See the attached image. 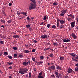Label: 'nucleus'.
<instances>
[{
    "mask_svg": "<svg viewBox=\"0 0 78 78\" xmlns=\"http://www.w3.org/2000/svg\"><path fill=\"white\" fill-rule=\"evenodd\" d=\"M14 57H17V54H14Z\"/></svg>",
    "mask_w": 78,
    "mask_h": 78,
    "instance_id": "58836bf2",
    "label": "nucleus"
},
{
    "mask_svg": "<svg viewBox=\"0 0 78 78\" xmlns=\"http://www.w3.org/2000/svg\"><path fill=\"white\" fill-rule=\"evenodd\" d=\"M53 5L55 6H56V5H57V4L56 2H54L53 4Z\"/></svg>",
    "mask_w": 78,
    "mask_h": 78,
    "instance_id": "a18cd8bd",
    "label": "nucleus"
},
{
    "mask_svg": "<svg viewBox=\"0 0 78 78\" xmlns=\"http://www.w3.org/2000/svg\"><path fill=\"white\" fill-rule=\"evenodd\" d=\"M57 23H59V22L60 21V20L59 19L57 18Z\"/></svg>",
    "mask_w": 78,
    "mask_h": 78,
    "instance_id": "aec40b11",
    "label": "nucleus"
},
{
    "mask_svg": "<svg viewBox=\"0 0 78 78\" xmlns=\"http://www.w3.org/2000/svg\"><path fill=\"white\" fill-rule=\"evenodd\" d=\"M67 72L69 73H72L73 72V70L71 68H68Z\"/></svg>",
    "mask_w": 78,
    "mask_h": 78,
    "instance_id": "20e7f679",
    "label": "nucleus"
},
{
    "mask_svg": "<svg viewBox=\"0 0 78 78\" xmlns=\"http://www.w3.org/2000/svg\"><path fill=\"white\" fill-rule=\"evenodd\" d=\"M72 59L73 60V61H75V60H76V59L75 58H73V57H72Z\"/></svg>",
    "mask_w": 78,
    "mask_h": 78,
    "instance_id": "603ef678",
    "label": "nucleus"
},
{
    "mask_svg": "<svg viewBox=\"0 0 78 78\" xmlns=\"http://www.w3.org/2000/svg\"><path fill=\"white\" fill-rule=\"evenodd\" d=\"M76 20H77V22H78V18H77L76 19Z\"/></svg>",
    "mask_w": 78,
    "mask_h": 78,
    "instance_id": "774afa93",
    "label": "nucleus"
},
{
    "mask_svg": "<svg viewBox=\"0 0 78 78\" xmlns=\"http://www.w3.org/2000/svg\"><path fill=\"white\" fill-rule=\"evenodd\" d=\"M67 11V10L66 9L62 10L61 11V12H62V13H60V16L62 17L63 16H64V14H66Z\"/></svg>",
    "mask_w": 78,
    "mask_h": 78,
    "instance_id": "7ed1b4c3",
    "label": "nucleus"
},
{
    "mask_svg": "<svg viewBox=\"0 0 78 78\" xmlns=\"http://www.w3.org/2000/svg\"><path fill=\"white\" fill-rule=\"evenodd\" d=\"M46 50H51V48H46Z\"/></svg>",
    "mask_w": 78,
    "mask_h": 78,
    "instance_id": "2f4dec72",
    "label": "nucleus"
},
{
    "mask_svg": "<svg viewBox=\"0 0 78 78\" xmlns=\"http://www.w3.org/2000/svg\"><path fill=\"white\" fill-rule=\"evenodd\" d=\"M41 38L42 39H47V35L45 34L42 35L41 36Z\"/></svg>",
    "mask_w": 78,
    "mask_h": 78,
    "instance_id": "423d86ee",
    "label": "nucleus"
},
{
    "mask_svg": "<svg viewBox=\"0 0 78 78\" xmlns=\"http://www.w3.org/2000/svg\"><path fill=\"white\" fill-rule=\"evenodd\" d=\"M51 28H53L54 29H55V28H56V26L55 25H53L51 27Z\"/></svg>",
    "mask_w": 78,
    "mask_h": 78,
    "instance_id": "cd10ccee",
    "label": "nucleus"
},
{
    "mask_svg": "<svg viewBox=\"0 0 78 78\" xmlns=\"http://www.w3.org/2000/svg\"><path fill=\"white\" fill-rule=\"evenodd\" d=\"M21 14H23V15H26L25 16H27V12H22L21 13H20Z\"/></svg>",
    "mask_w": 78,
    "mask_h": 78,
    "instance_id": "4468645a",
    "label": "nucleus"
},
{
    "mask_svg": "<svg viewBox=\"0 0 78 78\" xmlns=\"http://www.w3.org/2000/svg\"><path fill=\"white\" fill-rule=\"evenodd\" d=\"M75 71H78V68L76 67L75 68Z\"/></svg>",
    "mask_w": 78,
    "mask_h": 78,
    "instance_id": "4c0bfd02",
    "label": "nucleus"
},
{
    "mask_svg": "<svg viewBox=\"0 0 78 78\" xmlns=\"http://www.w3.org/2000/svg\"><path fill=\"white\" fill-rule=\"evenodd\" d=\"M46 44L48 45H50V43L48 42L46 43Z\"/></svg>",
    "mask_w": 78,
    "mask_h": 78,
    "instance_id": "de8ad7c7",
    "label": "nucleus"
},
{
    "mask_svg": "<svg viewBox=\"0 0 78 78\" xmlns=\"http://www.w3.org/2000/svg\"><path fill=\"white\" fill-rule=\"evenodd\" d=\"M64 57H60V60L62 61H63L64 59Z\"/></svg>",
    "mask_w": 78,
    "mask_h": 78,
    "instance_id": "ddd939ff",
    "label": "nucleus"
},
{
    "mask_svg": "<svg viewBox=\"0 0 78 78\" xmlns=\"http://www.w3.org/2000/svg\"><path fill=\"white\" fill-rule=\"evenodd\" d=\"M12 37L14 38H19V35H13L12 36Z\"/></svg>",
    "mask_w": 78,
    "mask_h": 78,
    "instance_id": "2eb2a0df",
    "label": "nucleus"
},
{
    "mask_svg": "<svg viewBox=\"0 0 78 78\" xmlns=\"http://www.w3.org/2000/svg\"><path fill=\"white\" fill-rule=\"evenodd\" d=\"M4 41H2V40L0 41V44L2 45L3 44H4Z\"/></svg>",
    "mask_w": 78,
    "mask_h": 78,
    "instance_id": "6ab92c4d",
    "label": "nucleus"
},
{
    "mask_svg": "<svg viewBox=\"0 0 78 78\" xmlns=\"http://www.w3.org/2000/svg\"><path fill=\"white\" fill-rule=\"evenodd\" d=\"M29 30H30V31H31V27L29 28Z\"/></svg>",
    "mask_w": 78,
    "mask_h": 78,
    "instance_id": "338daca9",
    "label": "nucleus"
},
{
    "mask_svg": "<svg viewBox=\"0 0 78 78\" xmlns=\"http://www.w3.org/2000/svg\"><path fill=\"white\" fill-rule=\"evenodd\" d=\"M4 55L5 56H7V55H8V52H4Z\"/></svg>",
    "mask_w": 78,
    "mask_h": 78,
    "instance_id": "c9c22d12",
    "label": "nucleus"
},
{
    "mask_svg": "<svg viewBox=\"0 0 78 78\" xmlns=\"http://www.w3.org/2000/svg\"><path fill=\"white\" fill-rule=\"evenodd\" d=\"M51 77H52V78H55V76H54L53 75H51Z\"/></svg>",
    "mask_w": 78,
    "mask_h": 78,
    "instance_id": "0e129e2a",
    "label": "nucleus"
},
{
    "mask_svg": "<svg viewBox=\"0 0 78 78\" xmlns=\"http://www.w3.org/2000/svg\"><path fill=\"white\" fill-rule=\"evenodd\" d=\"M53 45L55 46H56L58 45V44L56 43H53Z\"/></svg>",
    "mask_w": 78,
    "mask_h": 78,
    "instance_id": "473e14b6",
    "label": "nucleus"
},
{
    "mask_svg": "<svg viewBox=\"0 0 78 78\" xmlns=\"http://www.w3.org/2000/svg\"><path fill=\"white\" fill-rule=\"evenodd\" d=\"M23 65V66H27V62H23L22 63Z\"/></svg>",
    "mask_w": 78,
    "mask_h": 78,
    "instance_id": "f3484780",
    "label": "nucleus"
},
{
    "mask_svg": "<svg viewBox=\"0 0 78 78\" xmlns=\"http://www.w3.org/2000/svg\"><path fill=\"white\" fill-rule=\"evenodd\" d=\"M55 66H56V69L57 70H58L59 68V65H57L55 64Z\"/></svg>",
    "mask_w": 78,
    "mask_h": 78,
    "instance_id": "4be33fe9",
    "label": "nucleus"
},
{
    "mask_svg": "<svg viewBox=\"0 0 78 78\" xmlns=\"http://www.w3.org/2000/svg\"><path fill=\"white\" fill-rule=\"evenodd\" d=\"M40 59H44V56H41Z\"/></svg>",
    "mask_w": 78,
    "mask_h": 78,
    "instance_id": "ea45409f",
    "label": "nucleus"
},
{
    "mask_svg": "<svg viewBox=\"0 0 78 78\" xmlns=\"http://www.w3.org/2000/svg\"><path fill=\"white\" fill-rule=\"evenodd\" d=\"M64 27V25H62L60 26V28H63Z\"/></svg>",
    "mask_w": 78,
    "mask_h": 78,
    "instance_id": "6e6d98bb",
    "label": "nucleus"
},
{
    "mask_svg": "<svg viewBox=\"0 0 78 78\" xmlns=\"http://www.w3.org/2000/svg\"><path fill=\"white\" fill-rule=\"evenodd\" d=\"M17 14H18V15H19V14H20V12H19V11H17Z\"/></svg>",
    "mask_w": 78,
    "mask_h": 78,
    "instance_id": "79ce46f5",
    "label": "nucleus"
},
{
    "mask_svg": "<svg viewBox=\"0 0 78 78\" xmlns=\"http://www.w3.org/2000/svg\"><path fill=\"white\" fill-rule=\"evenodd\" d=\"M1 28H5V27L3 25H2L1 26Z\"/></svg>",
    "mask_w": 78,
    "mask_h": 78,
    "instance_id": "680f3d73",
    "label": "nucleus"
},
{
    "mask_svg": "<svg viewBox=\"0 0 78 78\" xmlns=\"http://www.w3.org/2000/svg\"><path fill=\"white\" fill-rule=\"evenodd\" d=\"M47 19V16H45L43 18L44 20H45Z\"/></svg>",
    "mask_w": 78,
    "mask_h": 78,
    "instance_id": "7c9ffc66",
    "label": "nucleus"
},
{
    "mask_svg": "<svg viewBox=\"0 0 78 78\" xmlns=\"http://www.w3.org/2000/svg\"><path fill=\"white\" fill-rule=\"evenodd\" d=\"M30 1L33 3H31L30 4L29 7L30 10L34 9L36 8L37 6L35 2V0H30Z\"/></svg>",
    "mask_w": 78,
    "mask_h": 78,
    "instance_id": "f257e3e1",
    "label": "nucleus"
},
{
    "mask_svg": "<svg viewBox=\"0 0 78 78\" xmlns=\"http://www.w3.org/2000/svg\"><path fill=\"white\" fill-rule=\"evenodd\" d=\"M58 70H62V69H61V66L59 67V68L58 69Z\"/></svg>",
    "mask_w": 78,
    "mask_h": 78,
    "instance_id": "13d9d810",
    "label": "nucleus"
},
{
    "mask_svg": "<svg viewBox=\"0 0 78 78\" xmlns=\"http://www.w3.org/2000/svg\"><path fill=\"white\" fill-rule=\"evenodd\" d=\"M11 22H12V21H11V20H10L7 21V22H8V23H11Z\"/></svg>",
    "mask_w": 78,
    "mask_h": 78,
    "instance_id": "f704fd0d",
    "label": "nucleus"
},
{
    "mask_svg": "<svg viewBox=\"0 0 78 78\" xmlns=\"http://www.w3.org/2000/svg\"><path fill=\"white\" fill-rule=\"evenodd\" d=\"M59 76H60V78H62V76L61 75V74H59Z\"/></svg>",
    "mask_w": 78,
    "mask_h": 78,
    "instance_id": "bf43d9fd",
    "label": "nucleus"
},
{
    "mask_svg": "<svg viewBox=\"0 0 78 78\" xmlns=\"http://www.w3.org/2000/svg\"><path fill=\"white\" fill-rule=\"evenodd\" d=\"M76 57L75 58L76 59H78V55H76Z\"/></svg>",
    "mask_w": 78,
    "mask_h": 78,
    "instance_id": "e2e57ef3",
    "label": "nucleus"
},
{
    "mask_svg": "<svg viewBox=\"0 0 78 78\" xmlns=\"http://www.w3.org/2000/svg\"><path fill=\"white\" fill-rule=\"evenodd\" d=\"M24 52L26 53H29V51H28V50H25L24 51Z\"/></svg>",
    "mask_w": 78,
    "mask_h": 78,
    "instance_id": "a878e982",
    "label": "nucleus"
},
{
    "mask_svg": "<svg viewBox=\"0 0 78 78\" xmlns=\"http://www.w3.org/2000/svg\"><path fill=\"white\" fill-rule=\"evenodd\" d=\"M55 74L57 76H56V77L57 78H59V73L56 71H55Z\"/></svg>",
    "mask_w": 78,
    "mask_h": 78,
    "instance_id": "f8f14e48",
    "label": "nucleus"
},
{
    "mask_svg": "<svg viewBox=\"0 0 78 78\" xmlns=\"http://www.w3.org/2000/svg\"><path fill=\"white\" fill-rule=\"evenodd\" d=\"M31 72H30L29 74V77L30 78H31Z\"/></svg>",
    "mask_w": 78,
    "mask_h": 78,
    "instance_id": "393cba45",
    "label": "nucleus"
},
{
    "mask_svg": "<svg viewBox=\"0 0 78 78\" xmlns=\"http://www.w3.org/2000/svg\"><path fill=\"white\" fill-rule=\"evenodd\" d=\"M11 5H12V3H10L9 4V6H11Z\"/></svg>",
    "mask_w": 78,
    "mask_h": 78,
    "instance_id": "09e8293b",
    "label": "nucleus"
},
{
    "mask_svg": "<svg viewBox=\"0 0 78 78\" xmlns=\"http://www.w3.org/2000/svg\"><path fill=\"white\" fill-rule=\"evenodd\" d=\"M27 20H30V18L29 17H27Z\"/></svg>",
    "mask_w": 78,
    "mask_h": 78,
    "instance_id": "052dcab7",
    "label": "nucleus"
},
{
    "mask_svg": "<svg viewBox=\"0 0 78 78\" xmlns=\"http://www.w3.org/2000/svg\"><path fill=\"white\" fill-rule=\"evenodd\" d=\"M28 69L27 68H20V71H19V73L21 74H24L27 73V72H28Z\"/></svg>",
    "mask_w": 78,
    "mask_h": 78,
    "instance_id": "f03ea898",
    "label": "nucleus"
},
{
    "mask_svg": "<svg viewBox=\"0 0 78 78\" xmlns=\"http://www.w3.org/2000/svg\"><path fill=\"white\" fill-rule=\"evenodd\" d=\"M32 59L33 60V61H35V60H36V59H35V58H32Z\"/></svg>",
    "mask_w": 78,
    "mask_h": 78,
    "instance_id": "37998d69",
    "label": "nucleus"
},
{
    "mask_svg": "<svg viewBox=\"0 0 78 78\" xmlns=\"http://www.w3.org/2000/svg\"><path fill=\"white\" fill-rule=\"evenodd\" d=\"M68 17H71V18H72V19H74V17H73V15L72 14H70L68 15Z\"/></svg>",
    "mask_w": 78,
    "mask_h": 78,
    "instance_id": "dca6fc26",
    "label": "nucleus"
},
{
    "mask_svg": "<svg viewBox=\"0 0 78 78\" xmlns=\"http://www.w3.org/2000/svg\"><path fill=\"white\" fill-rule=\"evenodd\" d=\"M39 76H41V75H42V72H41L39 73Z\"/></svg>",
    "mask_w": 78,
    "mask_h": 78,
    "instance_id": "3c124183",
    "label": "nucleus"
},
{
    "mask_svg": "<svg viewBox=\"0 0 78 78\" xmlns=\"http://www.w3.org/2000/svg\"><path fill=\"white\" fill-rule=\"evenodd\" d=\"M36 50L35 49H33L32 51V52H35Z\"/></svg>",
    "mask_w": 78,
    "mask_h": 78,
    "instance_id": "4d7b16f0",
    "label": "nucleus"
},
{
    "mask_svg": "<svg viewBox=\"0 0 78 78\" xmlns=\"http://www.w3.org/2000/svg\"><path fill=\"white\" fill-rule=\"evenodd\" d=\"M44 77L42 76H39L38 78H43Z\"/></svg>",
    "mask_w": 78,
    "mask_h": 78,
    "instance_id": "49530a36",
    "label": "nucleus"
},
{
    "mask_svg": "<svg viewBox=\"0 0 78 78\" xmlns=\"http://www.w3.org/2000/svg\"><path fill=\"white\" fill-rule=\"evenodd\" d=\"M69 54L71 55V56H73V57H74V58H75V55H76V54H75L74 53H69Z\"/></svg>",
    "mask_w": 78,
    "mask_h": 78,
    "instance_id": "9b49d317",
    "label": "nucleus"
},
{
    "mask_svg": "<svg viewBox=\"0 0 78 78\" xmlns=\"http://www.w3.org/2000/svg\"><path fill=\"white\" fill-rule=\"evenodd\" d=\"M37 64L38 66H39L40 65H41V64H40V63L39 62H37Z\"/></svg>",
    "mask_w": 78,
    "mask_h": 78,
    "instance_id": "864d4df0",
    "label": "nucleus"
},
{
    "mask_svg": "<svg viewBox=\"0 0 78 78\" xmlns=\"http://www.w3.org/2000/svg\"><path fill=\"white\" fill-rule=\"evenodd\" d=\"M8 57L9 58V59H12V57L10 55H8Z\"/></svg>",
    "mask_w": 78,
    "mask_h": 78,
    "instance_id": "c756f323",
    "label": "nucleus"
},
{
    "mask_svg": "<svg viewBox=\"0 0 78 78\" xmlns=\"http://www.w3.org/2000/svg\"><path fill=\"white\" fill-rule=\"evenodd\" d=\"M13 50H17V47H13Z\"/></svg>",
    "mask_w": 78,
    "mask_h": 78,
    "instance_id": "e433bc0d",
    "label": "nucleus"
},
{
    "mask_svg": "<svg viewBox=\"0 0 78 78\" xmlns=\"http://www.w3.org/2000/svg\"><path fill=\"white\" fill-rule=\"evenodd\" d=\"M9 68L10 69H12V66H10L9 67Z\"/></svg>",
    "mask_w": 78,
    "mask_h": 78,
    "instance_id": "69168bd1",
    "label": "nucleus"
},
{
    "mask_svg": "<svg viewBox=\"0 0 78 78\" xmlns=\"http://www.w3.org/2000/svg\"><path fill=\"white\" fill-rule=\"evenodd\" d=\"M59 26V23H57V27L58 28Z\"/></svg>",
    "mask_w": 78,
    "mask_h": 78,
    "instance_id": "c03bdc74",
    "label": "nucleus"
},
{
    "mask_svg": "<svg viewBox=\"0 0 78 78\" xmlns=\"http://www.w3.org/2000/svg\"><path fill=\"white\" fill-rule=\"evenodd\" d=\"M33 42L34 43H35V44H36V43H37V41L36 40H34Z\"/></svg>",
    "mask_w": 78,
    "mask_h": 78,
    "instance_id": "8fccbe9b",
    "label": "nucleus"
},
{
    "mask_svg": "<svg viewBox=\"0 0 78 78\" xmlns=\"http://www.w3.org/2000/svg\"><path fill=\"white\" fill-rule=\"evenodd\" d=\"M65 20H60V23L61 25H63L65 23Z\"/></svg>",
    "mask_w": 78,
    "mask_h": 78,
    "instance_id": "1a4fd4ad",
    "label": "nucleus"
},
{
    "mask_svg": "<svg viewBox=\"0 0 78 78\" xmlns=\"http://www.w3.org/2000/svg\"><path fill=\"white\" fill-rule=\"evenodd\" d=\"M51 69H52L53 70H54L55 69H56V67L55 65H53L52 66H51Z\"/></svg>",
    "mask_w": 78,
    "mask_h": 78,
    "instance_id": "9d476101",
    "label": "nucleus"
},
{
    "mask_svg": "<svg viewBox=\"0 0 78 78\" xmlns=\"http://www.w3.org/2000/svg\"><path fill=\"white\" fill-rule=\"evenodd\" d=\"M19 57L20 58H22V57H23V55H22L20 54L19 55Z\"/></svg>",
    "mask_w": 78,
    "mask_h": 78,
    "instance_id": "a19ab883",
    "label": "nucleus"
},
{
    "mask_svg": "<svg viewBox=\"0 0 78 78\" xmlns=\"http://www.w3.org/2000/svg\"><path fill=\"white\" fill-rule=\"evenodd\" d=\"M71 36L72 37H73L74 39H76L77 37V36L75 35L74 34L72 33L71 34Z\"/></svg>",
    "mask_w": 78,
    "mask_h": 78,
    "instance_id": "0eeeda50",
    "label": "nucleus"
},
{
    "mask_svg": "<svg viewBox=\"0 0 78 78\" xmlns=\"http://www.w3.org/2000/svg\"><path fill=\"white\" fill-rule=\"evenodd\" d=\"M71 19V18H67V20L68 21H70V20Z\"/></svg>",
    "mask_w": 78,
    "mask_h": 78,
    "instance_id": "5fc2aeb1",
    "label": "nucleus"
},
{
    "mask_svg": "<svg viewBox=\"0 0 78 78\" xmlns=\"http://www.w3.org/2000/svg\"><path fill=\"white\" fill-rule=\"evenodd\" d=\"M27 64V66L28 65V64H30V62L29 61H27V62H26Z\"/></svg>",
    "mask_w": 78,
    "mask_h": 78,
    "instance_id": "bb28decb",
    "label": "nucleus"
},
{
    "mask_svg": "<svg viewBox=\"0 0 78 78\" xmlns=\"http://www.w3.org/2000/svg\"><path fill=\"white\" fill-rule=\"evenodd\" d=\"M48 69L49 70H50V71H51V66L48 67Z\"/></svg>",
    "mask_w": 78,
    "mask_h": 78,
    "instance_id": "72a5a7b5",
    "label": "nucleus"
},
{
    "mask_svg": "<svg viewBox=\"0 0 78 78\" xmlns=\"http://www.w3.org/2000/svg\"><path fill=\"white\" fill-rule=\"evenodd\" d=\"M47 27L48 28H50V24H48L47 25Z\"/></svg>",
    "mask_w": 78,
    "mask_h": 78,
    "instance_id": "c85d7f7f",
    "label": "nucleus"
},
{
    "mask_svg": "<svg viewBox=\"0 0 78 78\" xmlns=\"http://www.w3.org/2000/svg\"><path fill=\"white\" fill-rule=\"evenodd\" d=\"M30 27H31V26H30V25L29 24L26 25L27 28H30Z\"/></svg>",
    "mask_w": 78,
    "mask_h": 78,
    "instance_id": "b1692460",
    "label": "nucleus"
},
{
    "mask_svg": "<svg viewBox=\"0 0 78 78\" xmlns=\"http://www.w3.org/2000/svg\"><path fill=\"white\" fill-rule=\"evenodd\" d=\"M70 24H71V26L72 28H73V27H75V25H74V24H75V23H74V22H73L72 23H71Z\"/></svg>",
    "mask_w": 78,
    "mask_h": 78,
    "instance_id": "6e6552de",
    "label": "nucleus"
},
{
    "mask_svg": "<svg viewBox=\"0 0 78 78\" xmlns=\"http://www.w3.org/2000/svg\"><path fill=\"white\" fill-rule=\"evenodd\" d=\"M0 21H1V22L2 23H5V20L1 19L0 20Z\"/></svg>",
    "mask_w": 78,
    "mask_h": 78,
    "instance_id": "a211bd4d",
    "label": "nucleus"
},
{
    "mask_svg": "<svg viewBox=\"0 0 78 78\" xmlns=\"http://www.w3.org/2000/svg\"><path fill=\"white\" fill-rule=\"evenodd\" d=\"M7 64L8 65H12L13 64V62H7Z\"/></svg>",
    "mask_w": 78,
    "mask_h": 78,
    "instance_id": "412c9836",
    "label": "nucleus"
},
{
    "mask_svg": "<svg viewBox=\"0 0 78 78\" xmlns=\"http://www.w3.org/2000/svg\"><path fill=\"white\" fill-rule=\"evenodd\" d=\"M62 40L63 41V42H70V40L69 39H62Z\"/></svg>",
    "mask_w": 78,
    "mask_h": 78,
    "instance_id": "39448f33",
    "label": "nucleus"
},
{
    "mask_svg": "<svg viewBox=\"0 0 78 78\" xmlns=\"http://www.w3.org/2000/svg\"><path fill=\"white\" fill-rule=\"evenodd\" d=\"M50 57H53V53L51 54L49 56Z\"/></svg>",
    "mask_w": 78,
    "mask_h": 78,
    "instance_id": "5701e85b",
    "label": "nucleus"
}]
</instances>
